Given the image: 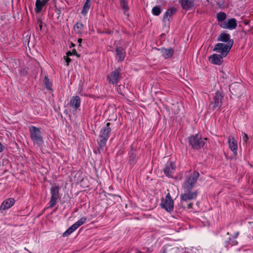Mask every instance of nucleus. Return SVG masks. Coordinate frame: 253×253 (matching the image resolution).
<instances>
[{
	"label": "nucleus",
	"instance_id": "1",
	"mask_svg": "<svg viewBox=\"0 0 253 253\" xmlns=\"http://www.w3.org/2000/svg\"><path fill=\"white\" fill-rule=\"evenodd\" d=\"M199 176L198 171H194L190 173L186 177L182 184V188L186 190L192 189L195 186Z\"/></svg>",
	"mask_w": 253,
	"mask_h": 253
},
{
	"label": "nucleus",
	"instance_id": "2",
	"mask_svg": "<svg viewBox=\"0 0 253 253\" xmlns=\"http://www.w3.org/2000/svg\"><path fill=\"white\" fill-rule=\"evenodd\" d=\"M207 140V138H203L199 134H196L189 137V143L193 149L198 150L204 146Z\"/></svg>",
	"mask_w": 253,
	"mask_h": 253
},
{
	"label": "nucleus",
	"instance_id": "3",
	"mask_svg": "<svg viewBox=\"0 0 253 253\" xmlns=\"http://www.w3.org/2000/svg\"><path fill=\"white\" fill-rule=\"evenodd\" d=\"M29 131L32 140L39 146L42 144L43 139L40 129L34 126H31L29 127Z\"/></svg>",
	"mask_w": 253,
	"mask_h": 253
},
{
	"label": "nucleus",
	"instance_id": "4",
	"mask_svg": "<svg viewBox=\"0 0 253 253\" xmlns=\"http://www.w3.org/2000/svg\"><path fill=\"white\" fill-rule=\"evenodd\" d=\"M232 46V43H218L215 44L213 51L220 53L221 56L225 57L230 50Z\"/></svg>",
	"mask_w": 253,
	"mask_h": 253
},
{
	"label": "nucleus",
	"instance_id": "5",
	"mask_svg": "<svg viewBox=\"0 0 253 253\" xmlns=\"http://www.w3.org/2000/svg\"><path fill=\"white\" fill-rule=\"evenodd\" d=\"M59 187L58 185L55 184L52 185L50 189L51 198L49 203L50 208H52L56 205L59 196Z\"/></svg>",
	"mask_w": 253,
	"mask_h": 253
},
{
	"label": "nucleus",
	"instance_id": "6",
	"mask_svg": "<svg viewBox=\"0 0 253 253\" xmlns=\"http://www.w3.org/2000/svg\"><path fill=\"white\" fill-rule=\"evenodd\" d=\"M110 125V123H107L105 127H104L100 131V137L101 140L99 142L100 146H104L106 143L109 137V133L111 131V128L109 127Z\"/></svg>",
	"mask_w": 253,
	"mask_h": 253
},
{
	"label": "nucleus",
	"instance_id": "7",
	"mask_svg": "<svg viewBox=\"0 0 253 253\" xmlns=\"http://www.w3.org/2000/svg\"><path fill=\"white\" fill-rule=\"evenodd\" d=\"M161 206L167 211L170 212L173 210L174 203L169 193L167 194L165 200L162 202Z\"/></svg>",
	"mask_w": 253,
	"mask_h": 253
},
{
	"label": "nucleus",
	"instance_id": "8",
	"mask_svg": "<svg viewBox=\"0 0 253 253\" xmlns=\"http://www.w3.org/2000/svg\"><path fill=\"white\" fill-rule=\"evenodd\" d=\"M230 92L235 95L240 96L243 92L244 87L238 83H233L229 86Z\"/></svg>",
	"mask_w": 253,
	"mask_h": 253
},
{
	"label": "nucleus",
	"instance_id": "9",
	"mask_svg": "<svg viewBox=\"0 0 253 253\" xmlns=\"http://www.w3.org/2000/svg\"><path fill=\"white\" fill-rule=\"evenodd\" d=\"M121 78L120 72L119 70H116L112 72L107 76V80L110 84H117Z\"/></svg>",
	"mask_w": 253,
	"mask_h": 253
},
{
	"label": "nucleus",
	"instance_id": "10",
	"mask_svg": "<svg viewBox=\"0 0 253 253\" xmlns=\"http://www.w3.org/2000/svg\"><path fill=\"white\" fill-rule=\"evenodd\" d=\"M220 26L224 29H234L237 27V22L235 18H231L227 21L221 23Z\"/></svg>",
	"mask_w": 253,
	"mask_h": 253
},
{
	"label": "nucleus",
	"instance_id": "11",
	"mask_svg": "<svg viewBox=\"0 0 253 253\" xmlns=\"http://www.w3.org/2000/svg\"><path fill=\"white\" fill-rule=\"evenodd\" d=\"M183 190L184 193L181 195V199L183 201H186L194 199L196 198L197 196V192L196 191L192 192L191 191V189H189L187 191L185 189Z\"/></svg>",
	"mask_w": 253,
	"mask_h": 253
},
{
	"label": "nucleus",
	"instance_id": "12",
	"mask_svg": "<svg viewBox=\"0 0 253 253\" xmlns=\"http://www.w3.org/2000/svg\"><path fill=\"white\" fill-rule=\"evenodd\" d=\"M223 56H221L220 54H213L209 57V60L211 64L220 65L223 62Z\"/></svg>",
	"mask_w": 253,
	"mask_h": 253
},
{
	"label": "nucleus",
	"instance_id": "13",
	"mask_svg": "<svg viewBox=\"0 0 253 253\" xmlns=\"http://www.w3.org/2000/svg\"><path fill=\"white\" fill-rule=\"evenodd\" d=\"M15 203V200L12 198L4 200L0 207V211H3L10 208Z\"/></svg>",
	"mask_w": 253,
	"mask_h": 253
},
{
	"label": "nucleus",
	"instance_id": "14",
	"mask_svg": "<svg viewBox=\"0 0 253 253\" xmlns=\"http://www.w3.org/2000/svg\"><path fill=\"white\" fill-rule=\"evenodd\" d=\"M228 143L230 149L236 155L238 148L237 141L233 136H229L228 138Z\"/></svg>",
	"mask_w": 253,
	"mask_h": 253
},
{
	"label": "nucleus",
	"instance_id": "15",
	"mask_svg": "<svg viewBox=\"0 0 253 253\" xmlns=\"http://www.w3.org/2000/svg\"><path fill=\"white\" fill-rule=\"evenodd\" d=\"M179 2L182 8L185 10H188L195 5L194 0H179Z\"/></svg>",
	"mask_w": 253,
	"mask_h": 253
},
{
	"label": "nucleus",
	"instance_id": "16",
	"mask_svg": "<svg viewBox=\"0 0 253 253\" xmlns=\"http://www.w3.org/2000/svg\"><path fill=\"white\" fill-rule=\"evenodd\" d=\"M222 95L219 92H216L213 98V108L219 107L222 105Z\"/></svg>",
	"mask_w": 253,
	"mask_h": 253
},
{
	"label": "nucleus",
	"instance_id": "17",
	"mask_svg": "<svg viewBox=\"0 0 253 253\" xmlns=\"http://www.w3.org/2000/svg\"><path fill=\"white\" fill-rule=\"evenodd\" d=\"M175 170L174 164L170 162L167 165L164 169L165 174L168 176H171Z\"/></svg>",
	"mask_w": 253,
	"mask_h": 253
},
{
	"label": "nucleus",
	"instance_id": "18",
	"mask_svg": "<svg viewBox=\"0 0 253 253\" xmlns=\"http://www.w3.org/2000/svg\"><path fill=\"white\" fill-rule=\"evenodd\" d=\"M48 0H36L35 3L36 7L35 8V12L37 13L40 12L43 7L48 1Z\"/></svg>",
	"mask_w": 253,
	"mask_h": 253
},
{
	"label": "nucleus",
	"instance_id": "19",
	"mask_svg": "<svg viewBox=\"0 0 253 253\" xmlns=\"http://www.w3.org/2000/svg\"><path fill=\"white\" fill-rule=\"evenodd\" d=\"M81 104V99L79 96H73L70 101V106L71 107L77 109Z\"/></svg>",
	"mask_w": 253,
	"mask_h": 253
},
{
	"label": "nucleus",
	"instance_id": "20",
	"mask_svg": "<svg viewBox=\"0 0 253 253\" xmlns=\"http://www.w3.org/2000/svg\"><path fill=\"white\" fill-rule=\"evenodd\" d=\"M162 56L165 58H169L171 57L173 54V50L172 48H162L160 50Z\"/></svg>",
	"mask_w": 253,
	"mask_h": 253
},
{
	"label": "nucleus",
	"instance_id": "21",
	"mask_svg": "<svg viewBox=\"0 0 253 253\" xmlns=\"http://www.w3.org/2000/svg\"><path fill=\"white\" fill-rule=\"evenodd\" d=\"M116 52L118 60L120 61H123L125 57V50L122 47H119L116 48Z\"/></svg>",
	"mask_w": 253,
	"mask_h": 253
},
{
	"label": "nucleus",
	"instance_id": "22",
	"mask_svg": "<svg viewBox=\"0 0 253 253\" xmlns=\"http://www.w3.org/2000/svg\"><path fill=\"white\" fill-rule=\"evenodd\" d=\"M84 29V25L81 22H77L74 26V30L77 34H81Z\"/></svg>",
	"mask_w": 253,
	"mask_h": 253
},
{
	"label": "nucleus",
	"instance_id": "23",
	"mask_svg": "<svg viewBox=\"0 0 253 253\" xmlns=\"http://www.w3.org/2000/svg\"><path fill=\"white\" fill-rule=\"evenodd\" d=\"M90 0H86L83 9L81 11L82 14L83 15H85L90 9Z\"/></svg>",
	"mask_w": 253,
	"mask_h": 253
},
{
	"label": "nucleus",
	"instance_id": "24",
	"mask_svg": "<svg viewBox=\"0 0 253 253\" xmlns=\"http://www.w3.org/2000/svg\"><path fill=\"white\" fill-rule=\"evenodd\" d=\"M230 36L226 33H222L219 35L218 38V41L223 42H227L229 40Z\"/></svg>",
	"mask_w": 253,
	"mask_h": 253
},
{
	"label": "nucleus",
	"instance_id": "25",
	"mask_svg": "<svg viewBox=\"0 0 253 253\" xmlns=\"http://www.w3.org/2000/svg\"><path fill=\"white\" fill-rule=\"evenodd\" d=\"M77 228L78 227L76 226L75 224H74L63 233V236L65 237L69 235L72 232L75 231Z\"/></svg>",
	"mask_w": 253,
	"mask_h": 253
},
{
	"label": "nucleus",
	"instance_id": "26",
	"mask_svg": "<svg viewBox=\"0 0 253 253\" xmlns=\"http://www.w3.org/2000/svg\"><path fill=\"white\" fill-rule=\"evenodd\" d=\"M120 4L122 8L124 9V12L125 14L129 9V7L127 4V2L126 0H120Z\"/></svg>",
	"mask_w": 253,
	"mask_h": 253
},
{
	"label": "nucleus",
	"instance_id": "27",
	"mask_svg": "<svg viewBox=\"0 0 253 253\" xmlns=\"http://www.w3.org/2000/svg\"><path fill=\"white\" fill-rule=\"evenodd\" d=\"M216 17L218 21L221 22V23L224 22V20L226 18V15L224 12H218L216 15Z\"/></svg>",
	"mask_w": 253,
	"mask_h": 253
},
{
	"label": "nucleus",
	"instance_id": "28",
	"mask_svg": "<svg viewBox=\"0 0 253 253\" xmlns=\"http://www.w3.org/2000/svg\"><path fill=\"white\" fill-rule=\"evenodd\" d=\"M176 11V9L172 7L168 9L164 15V19L167 18L169 16L170 17Z\"/></svg>",
	"mask_w": 253,
	"mask_h": 253
},
{
	"label": "nucleus",
	"instance_id": "29",
	"mask_svg": "<svg viewBox=\"0 0 253 253\" xmlns=\"http://www.w3.org/2000/svg\"><path fill=\"white\" fill-rule=\"evenodd\" d=\"M86 220V217H82L78 221H77L76 222H75L74 224L76 225V226L78 228L82 225H83L84 223H85V222Z\"/></svg>",
	"mask_w": 253,
	"mask_h": 253
},
{
	"label": "nucleus",
	"instance_id": "30",
	"mask_svg": "<svg viewBox=\"0 0 253 253\" xmlns=\"http://www.w3.org/2000/svg\"><path fill=\"white\" fill-rule=\"evenodd\" d=\"M161 8L159 6H155L152 9V13L154 15L158 16L161 13Z\"/></svg>",
	"mask_w": 253,
	"mask_h": 253
},
{
	"label": "nucleus",
	"instance_id": "31",
	"mask_svg": "<svg viewBox=\"0 0 253 253\" xmlns=\"http://www.w3.org/2000/svg\"><path fill=\"white\" fill-rule=\"evenodd\" d=\"M44 83H45V85L46 86V88L48 89H51V84L49 82L48 79L46 77H45L44 78Z\"/></svg>",
	"mask_w": 253,
	"mask_h": 253
},
{
	"label": "nucleus",
	"instance_id": "32",
	"mask_svg": "<svg viewBox=\"0 0 253 253\" xmlns=\"http://www.w3.org/2000/svg\"><path fill=\"white\" fill-rule=\"evenodd\" d=\"M67 55V56H70V55H75L76 56H77V57H79L80 55L79 54H78V53L77 52L76 49H74L72 52L71 51H68L66 53Z\"/></svg>",
	"mask_w": 253,
	"mask_h": 253
},
{
	"label": "nucleus",
	"instance_id": "33",
	"mask_svg": "<svg viewBox=\"0 0 253 253\" xmlns=\"http://www.w3.org/2000/svg\"><path fill=\"white\" fill-rule=\"evenodd\" d=\"M242 135L243 136V140L244 142L245 143H247V142L248 141V137L247 134L246 133H245V132H242Z\"/></svg>",
	"mask_w": 253,
	"mask_h": 253
},
{
	"label": "nucleus",
	"instance_id": "34",
	"mask_svg": "<svg viewBox=\"0 0 253 253\" xmlns=\"http://www.w3.org/2000/svg\"><path fill=\"white\" fill-rule=\"evenodd\" d=\"M69 56H64V59L65 60L66 63H67V65L68 66L69 65V62H71V59L68 57Z\"/></svg>",
	"mask_w": 253,
	"mask_h": 253
},
{
	"label": "nucleus",
	"instance_id": "35",
	"mask_svg": "<svg viewBox=\"0 0 253 253\" xmlns=\"http://www.w3.org/2000/svg\"><path fill=\"white\" fill-rule=\"evenodd\" d=\"M38 24L39 25V28L40 29V30H42V22L41 20H38Z\"/></svg>",
	"mask_w": 253,
	"mask_h": 253
},
{
	"label": "nucleus",
	"instance_id": "36",
	"mask_svg": "<svg viewBox=\"0 0 253 253\" xmlns=\"http://www.w3.org/2000/svg\"><path fill=\"white\" fill-rule=\"evenodd\" d=\"M4 148V146L1 143H0V152H2Z\"/></svg>",
	"mask_w": 253,
	"mask_h": 253
},
{
	"label": "nucleus",
	"instance_id": "37",
	"mask_svg": "<svg viewBox=\"0 0 253 253\" xmlns=\"http://www.w3.org/2000/svg\"><path fill=\"white\" fill-rule=\"evenodd\" d=\"M192 207V203H189L188 205H187V209H191Z\"/></svg>",
	"mask_w": 253,
	"mask_h": 253
},
{
	"label": "nucleus",
	"instance_id": "38",
	"mask_svg": "<svg viewBox=\"0 0 253 253\" xmlns=\"http://www.w3.org/2000/svg\"><path fill=\"white\" fill-rule=\"evenodd\" d=\"M82 39H79L78 40V42L81 43V42H82Z\"/></svg>",
	"mask_w": 253,
	"mask_h": 253
},
{
	"label": "nucleus",
	"instance_id": "39",
	"mask_svg": "<svg viewBox=\"0 0 253 253\" xmlns=\"http://www.w3.org/2000/svg\"><path fill=\"white\" fill-rule=\"evenodd\" d=\"M74 46H75V44H74V43H71V46H70V47H74Z\"/></svg>",
	"mask_w": 253,
	"mask_h": 253
}]
</instances>
